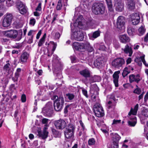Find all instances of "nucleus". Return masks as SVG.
<instances>
[{"mask_svg":"<svg viewBox=\"0 0 148 148\" xmlns=\"http://www.w3.org/2000/svg\"><path fill=\"white\" fill-rule=\"evenodd\" d=\"M53 100H55L53 106L54 110L56 111H60L62 109L64 103V98L60 96L58 97L56 95H54L52 97Z\"/></svg>","mask_w":148,"mask_h":148,"instance_id":"nucleus-1","label":"nucleus"},{"mask_svg":"<svg viewBox=\"0 0 148 148\" xmlns=\"http://www.w3.org/2000/svg\"><path fill=\"white\" fill-rule=\"evenodd\" d=\"M92 11L95 14H102L105 11V7L103 4L100 3H95L92 7Z\"/></svg>","mask_w":148,"mask_h":148,"instance_id":"nucleus-2","label":"nucleus"},{"mask_svg":"<svg viewBox=\"0 0 148 148\" xmlns=\"http://www.w3.org/2000/svg\"><path fill=\"white\" fill-rule=\"evenodd\" d=\"M125 18L123 16H120L117 18L116 22L117 28L119 29V31L121 32L125 31Z\"/></svg>","mask_w":148,"mask_h":148,"instance_id":"nucleus-3","label":"nucleus"},{"mask_svg":"<svg viewBox=\"0 0 148 148\" xmlns=\"http://www.w3.org/2000/svg\"><path fill=\"white\" fill-rule=\"evenodd\" d=\"M13 18V16L11 13H7L4 16L3 22V26L5 27H9L11 25Z\"/></svg>","mask_w":148,"mask_h":148,"instance_id":"nucleus-4","label":"nucleus"},{"mask_svg":"<svg viewBox=\"0 0 148 148\" xmlns=\"http://www.w3.org/2000/svg\"><path fill=\"white\" fill-rule=\"evenodd\" d=\"M53 107L52 102H49L42 110V112L45 116H50L53 113Z\"/></svg>","mask_w":148,"mask_h":148,"instance_id":"nucleus-5","label":"nucleus"},{"mask_svg":"<svg viewBox=\"0 0 148 148\" xmlns=\"http://www.w3.org/2000/svg\"><path fill=\"white\" fill-rule=\"evenodd\" d=\"M125 63V60L123 58H118L112 61V65L114 68L119 69L120 68H122Z\"/></svg>","mask_w":148,"mask_h":148,"instance_id":"nucleus-6","label":"nucleus"},{"mask_svg":"<svg viewBox=\"0 0 148 148\" xmlns=\"http://www.w3.org/2000/svg\"><path fill=\"white\" fill-rule=\"evenodd\" d=\"M93 110L96 116L98 117H101L104 115L102 107L99 103H97L94 105Z\"/></svg>","mask_w":148,"mask_h":148,"instance_id":"nucleus-7","label":"nucleus"},{"mask_svg":"<svg viewBox=\"0 0 148 148\" xmlns=\"http://www.w3.org/2000/svg\"><path fill=\"white\" fill-rule=\"evenodd\" d=\"M84 35L80 31L74 32L71 35V39L77 41H82L83 40Z\"/></svg>","mask_w":148,"mask_h":148,"instance_id":"nucleus-8","label":"nucleus"},{"mask_svg":"<svg viewBox=\"0 0 148 148\" xmlns=\"http://www.w3.org/2000/svg\"><path fill=\"white\" fill-rule=\"evenodd\" d=\"M130 19L133 25H136L139 22L140 16L138 13H133L130 15Z\"/></svg>","mask_w":148,"mask_h":148,"instance_id":"nucleus-9","label":"nucleus"},{"mask_svg":"<svg viewBox=\"0 0 148 148\" xmlns=\"http://www.w3.org/2000/svg\"><path fill=\"white\" fill-rule=\"evenodd\" d=\"M54 124L56 128L59 130L63 129L66 125L65 121L63 119L56 121L55 122Z\"/></svg>","mask_w":148,"mask_h":148,"instance_id":"nucleus-10","label":"nucleus"},{"mask_svg":"<svg viewBox=\"0 0 148 148\" xmlns=\"http://www.w3.org/2000/svg\"><path fill=\"white\" fill-rule=\"evenodd\" d=\"M4 34L5 36L8 37L15 38L17 36L18 32L16 30H11L4 31Z\"/></svg>","mask_w":148,"mask_h":148,"instance_id":"nucleus-11","label":"nucleus"},{"mask_svg":"<svg viewBox=\"0 0 148 148\" xmlns=\"http://www.w3.org/2000/svg\"><path fill=\"white\" fill-rule=\"evenodd\" d=\"M47 129V127H44L43 129V132L38 131L37 134L38 136L42 139H46L48 137L49 133Z\"/></svg>","mask_w":148,"mask_h":148,"instance_id":"nucleus-12","label":"nucleus"},{"mask_svg":"<svg viewBox=\"0 0 148 148\" xmlns=\"http://www.w3.org/2000/svg\"><path fill=\"white\" fill-rule=\"evenodd\" d=\"M114 6L116 11L121 12L124 8L123 3L121 0H114Z\"/></svg>","mask_w":148,"mask_h":148,"instance_id":"nucleus-13","label":"nucleus"},{"mask_svg":"<svg viewBox=\"0 0 148 148\" xmlns=\"http://www.w3.org/2000/svg\"><path fill=\"white\" fill-rule=\"evenodd\" d=\"M129 82L131 83L134 82L138 83L140 81L141 78L140 75L138 74L136 75L132 74L129 75Z\"/></svg>","mask_w":148,"mask_h":148,"instance_id":"nucleus-14","label":"nucleus"},{"mask_svg":"<svg viewBox=\"0 0 148 148\" xmlns=\"http://www.w3.org/2000/svg\"><path fill=\"white\" fill-rule=\"evenodd\" d=\"M120 73V71H118L115 72L113 75V82L116 87L118 86V79L119 78V74Z\"/></svg>","mask_w":148,"mask_h":148,"instance_id":"nucleus-15","label":"nucleus"},{"mask_svg":"<svg viewBox=\"0 0 148 148\" xmlns=\"http://www.w3.org/2000/svg\"><path fill=\"white\" fill-rule=\"evenodd\" d=\"M83 16L82 15L79 16L78 18L76 19V22L74 23L75 26H77L80 28H82V27L83 26V24L82 23Z\"/></svg>","mask_w":148,"mask_h":148,"instance_id":"nucleus-16","label":"nucleus"},{"mask_svg":"<svg viewBox=\"0 0 148 148\" xmlns=\"http://www.w3.org/2000/svg\"><path fill=\"white\" fill-rule=\"evenodd\" d=\"M119 38L121 42L124 43L128 42L130 40L129 37L125 34L119 35Z\"/></svg>","mask_w":148,"mask_h":148,"instance_id":"nucleus-17","label":"nucleus"},{"mask_svg":"<svg viewBox=\"0 0 148 148\" xmlns=\"http://www.w3.org/2000/svg\"><path fill=\"white\" fill-rule=\"evenodd\" d=\"M126 5L128 9L130 10H134L135 8V3L134 0H127Z\"/></svg>","mask_w":148,"mask_h":148,"instance_id":"nucleus-18","label":"nucleus"},{"mask_svg":"<svg viewBox=\"0 0 148 148\" xmlns=\"http://www.w3.org/2000/svg\"><path fill=\"white\" fill-rule=\"evenodd\" d=\"M110 135L113 141L114 144L116 143L118 144L119 141L121 138V137L116 133H112L110 134Z\"/></svg>","mask_w":148,"mask_h":148,"instance_id":"nucleus-19","label":"nucleus"},{"mask_svg":"<svg viewBox=\"0 0 148 148\" xmlns=\"http://www.w3.org/2000/svg\"><path fill=\"white\" fill-rule=\"evenodd\" d=\"M80 74L86 78L90 77V73L89 70L87 69H85L79 71Z\"/></svg>","mask_w":148,"mask_h":148,"instance_id":"nucleus-20","label":"nucleus"},{"mask_svg":"<svg viewBox=\"0 0 148 148\" xmlns=\"http://www.w3.org/2000/svg\"><path fill=\"white\" fill-rule=\"evenodd\" d=\"M74 133L69 131L65 130L64 134L65 137L67 139H70L73 141L74 137Z\"/></svg>","mask_w":148,"mask_h":148,"instance_id":"nucleus-21","label":"nucleus"},{"mask_svg":"<svg viewBox=\"0 0 148 148\" xmlns=\"http://www.w3.org/2000/svg\"><path fill=\"white\" fill-rule=\"evenodd\" d=\"M21 71V69L20 68H18L17 69L15 73L14 77L12 78V79L14 82H16L18 81V78L20 74Z\"/></svg>","mask_w":148,"mask_h":148,"instance_id":"nucleus-22","label":"nucleus"},{"mask_svg":"<svg viewBox=\"0 0 148 148\" xmlns=\"http://www.w3.org/2000/svg\"><path fill=\"white\" fill-rule=\"evenodd\" d=\"M29 56V54L27 52H23L21 55L20 57V60L21 62L24 63L27 62Z\"/></svg>","mask_w":148,"mask_h":148,"instance_id":"nucleus-23","label":"nucleus"},{"mask_svg":"<svg viewBox=\"0 0 148 148\" xmlns=\"http://www.w3.org/2000/svg\"><path fill=\"white\" fill-rule=\"evenodd\" d=\"M124 52L126 53H129V56H131L132 53V51L131 47L127 45L123 49Z\"/></svg>","mask_w":148,"mask_h":148,"instance_id":"nucleus-24","label":"nucleus"},{"mask_svg":"<svg viewBox=\"0 0 148 148\" xmlns=\"http://www.w3.org/2000/svg\"><path fill=\"white\" fill-rule=\"evenodd\" d=\"M131 120L128 121L129 125L130 126H134L136 123V117L134 116L130 118Z\"/></svg>","mask_w":148,"mask_h":148,"instance_id":"nucleus-25","label":"nucleus"},{"mask_svg":"<svg viewBox=\"0 0 148 148\" xmlns=\"http://www.w3.org/2000/svg\"><path fill=\"white\" fill-rule=\"evenodd\" d=\"M138 108V105L137 104L134 107V108L133 109L131 108L130 112L129 113L128 115H130L131 114H132L134 115H135L136 114Z\"/></svg>","mask_w":148,"mask_h":148,"instance_id":"nucleus-26","label":"nucleus"},{"mask_svg":"<svg viewBox=\"0 0 148 148\" xmlns=\"http://www.w3.org/2000/svg\"><path fill=\"white\" fill-rule=\"evenodd\" d=\"M103 62L101 58H98L94 62V64L95 67L99 68L102 65Z\"/></svg>","mask_w":148,"mask_h":148,"instance_id":"nucleus-27","label":"nucleus"},{"mask_svg":"<svg viewBox=\"0 0 148 148\" xmlns=\"http://www.w3.org/2000/svg\"><path fill=\"white\" fill-rule=\"evenodd\" d=\"M46 35V34L45 33L44 34L42 37L40 39L38 44V47H40L42 46L44 43Z\"/></svg>","mask_w":148,"mask_h":148,"instance_id":"nucleus-28","label":"nucleus"},{"mask_svg":"<svg viewBox=\"0 0 148 148\" xmlns=\"http://www.w3.org/2000/svg\"><path fill=\"white\" fill-rule=\"evenodd\" d=\"M136 30L134 28L129 27L127 29V32L129 35L133 36L135 33Z\"/></svg>","mask_w":148,"mask_h":148,"instance_id":"nucleus-29","label":"nucleus"},{"mask_svg":"<svg viewBox=\"0 0 148 148\" xmlns=\"http://www.w3.org/2000/svg\"><path fill=\"white\" fill-rule=\"evenodd\" d=\"M75 127L74 125L72 124H69L66 128V130L74 132V130L75 129Z\"/></svg>","mask_w":148,"mask_h":148,"instance_id":"nucleus-30","label":"nucleus"},{"mask_svg":"<svg viewBox=\"0 0 148 148\" xmlns=\"http://www.w3.org/2000/svg\"><path fill=\"white\" fill-rule=\"evenodd\" d=\"M145 32L144 25H142L138 29V35L140 36L143 35Z\"/></svg>","mask_w":148,"mask_h":148,"instance_id":"nucleus-31","label":"nucleus"},{"mask_svg":"<svg viewBox=\"0 0 148 148\" xmlns=\"http://www.w3.org/2000/svg\"><path fill=\"white\" fill-rule=\"evenodd\" d=\"M107 3L108 7L109 10L112 11L113 10L111 0H106Z\"/></svg>","mask_w":148,"mask_h":148,"instance_id":"nucleus-32","label":"nucleus"},{"mask_svg":"<svg viewBox=\"0 0 148 148\" xmlns=\"http://www.w3.org/2000/svg\"><path fill=\"white\" fill-rule=\"evenodd\" d=\"M64 0H59L56 7V9L57 10H60L61 9L62 4V2L64 1Z\"/></svg>","mask_w":148,"mask_h":148,"instance_id":"nucleus-33","label":"nucleus"},{"mask_svg":"<svg viewBox=\"0 0 148 148\" xmlns=\"http://www.w3.org/2000/svg\"><path fill=\"white\" fill-rule=\"evenodd\" d=\"M86 44L87 46L86 47L85 49L90 52L92 51L93 50V47L91 46L89 42H87Z\"/></svg>","mask_w":148,"mask_h":148,"instance_id":"nucleus-34","label":"nucleus"},{"mask_svg":"<svg viewBox=\"0 0 148 148\" xmlns=\"http://www.w3.org/2000/svg\"><path fill=\"white\" fill-rule=\"evenodd\" d=\"M25 6V5L21 1H18L16 3L17 8L19 10Z\"/></svg>","mask_w":148,"mask_h":148,"instance_id":"nucleus-35","label":"nucleus"},{"mask_svg":"<svg viewBox=\"0 0 148 148\" xmlns=\"http://www.w3.org/2000/svg\"><path fill=\"white\" fill-rule=\"evenodd\" d=\"M130 73V71L128 70V69L126 67L124 69L122 75L123 77H124Z\"/></svg>","mask_w":148,"mask_h":148,"instance_id":"nucleus-36","label":"nucleus"},{"mask_svg":"<svg viewBox=\"0 0 148 148\" xmlns=\"http://www.w3.org/2000/svg\"><path fill=\"white\" fill-rule=\"evenodd\" d=\"M142 114L143 115L146 117H148V109L144 108L142 111Z\"/></svg>","mask_w":148,"mask_h":148,"instance_id":"nucleus-37","label":"nucleus"},{"mask_svg":"<svg viewBox=\"0 0 148 148\" xmlns=\"http://www.w3.org/2000/svg\"><path fill=\"white\" fill-rule=\"evenodd\" d=\"M49 121V119L46 118H43L42 119V122L43 124H45V127H47L48 128L49 125L48 124V123Z\"/></svg>","mask_w":148,"mask_h":148,"instance_id":"nucleus-38","label":"nucleus"},{"mask_svg":"<svg viewBox=\"0 0 148 148\" xmlns=\"http://www.w3.org/2000/svg\"><path fill=\"white\" fill-rule=\"evenodd\" d=\"M14 4V2L13 0H7L6 1V4L7 6L10 7Z\"/></svg>","mask_w":148,"mask_h":148,"instance_id":"nucleus-39","label":"nucleus"},{"mask_svg":"<svg viewBox=\"0 0 148 148\" xmlns=\"http://www.w3.org/2000/svg\"><path fill=\"white\" fill-rule=\"evenodd\" d=\"M100 35V32L99 31H97L93 33L92 37L94 38H95L99 36Z\"/></svg>","mask_w":148,"mask_h":148,"instance_id":"nucleus-40","label":"nucleus"},{"mask_svg":"<svg viewBox=\"0 0 148 148\" xmlns=\"http://www.w3.org/2000/svg\"><path fill=\"white\" fill-rule=\"evenodd\" d=\"M140 60H141L143 64L147 67H148V64L147 63L145 60V56H143L140 58Z\"/></svg>","mask_w":148,"mask_h":148,"instance_id":"nucleus-41","label":"nucleus"},{"mask_svg":"<svg viewBox=\"0 0 148 148\" xmlns=\"http://www.w3.org/2000/svg\"><path fill=\"white\" fill-rule=\"evenodd\" d=\"M93 81L94 82H100L101 80V78L100 77L97 75H95L93 77Z\"/></svg>","mask_w":148,"mask_h":148,"instance_id":"nucleus-42","label":"nucleus"},{"mask_svg":"<svg viewBox=\"0 0 148 148\" xmlns=\"http://www.w3.org/2000/svg\"><path fill=\"white\" fill-rule=\"evenodd\" d=\"M21 13L22 14H24L27 12V10L26 7L25 6L24 7L19 10Z\"/></svg>","mask_w":148,"mask_h":148,"instance_id":"nucleus-43","label":"nucleus"},{"mask_svg":"<svg viewBox=\"0 0 148 148\" xmlns=\"http://www.w3.org/2000/svg\"><path fill=\"white\" fill-rule=\"evenodd\" d=\"M50 43L53 45V48L51 52V54H52L56 49L57 45L56 44L53 42H50Z\"/></svg>","mask_w":148,"mask_h":148,"instance_id":"nucleus-44","label":"nucleus"},{"mask_svg":"<svg viewBox=\"0 0 148 148\" xmlns=\"http://www.w3.org/2000/svg\"><path fill=\"white\" fill-rule=\"evenodd\" d=\"M66 97L70 100H72L74 97V95L71 93H68L66 95Z\"/></svg>","mask_w":148,"mask_h":148,"instance_id":"nucleus-45","label":"nucleus"},{"mask_svg":"<svg viewBox=\"0 0 148 148\" xmlns=\"http://www.w3.org/2000/svg\"><path fill=\"white\" fill-rule=\"evenodd\" d=\"M79 45L78 50L80 51L82 49H85L86 47H85V45L84 43H79Z\"/></svg>","mask_w":148,"mask_h":148,"instance_id":"nucleus-46","label":"nucleus"},{"mask_svg":"<svg viewBox=\"0 0 148 148\" xmlns=\"http://www.w3.org/2000/svg\"><path fill=\"white\" fill-rule=\"evenodd\" d=\"M141 92V89L140 88H136L134 91V93L137 95H140Z\"/></svg>","mask_w":148,"mask_h":148,"instance_id":"nucleus-47","label":"nucleus"},{"mask_svg":"<svg viewBox=\"0 0 148 148\" xmlns=\"http://www.w3.org/2000/svg\"><path fill=\"white\" fill-rule=\"evenodd\" d=\"M36 22V21L35 18H32L30 19L29 22V24L30 25H32L34 26Z\"/></svg>","mask_w":148,"mask_h":148,"instance_id":"nucleus-48","label":"nucleus"},{"mask_svg":"<svg viewBox=\"0 0 148 148\" xmlns=\"http://www.w3.org/2000/svg\"><path fill=\"white\" fill-rule=\"evenodd\" d=\"M79 43L78 42H74L73 44V47L77 50H78V48L79 45Z\"/></svg>","mask_w":148,"mask_h":148,"instance_id":"nucleus-49","label":"nucleus"},{"mask_svg":"<svg viewBox=\"0 0 148 148\" xmlns=\"http://www.w3.org/2000/svg\"><path fill=\"white\" fill-rule=\"evenodd\" d=\"M52 131L53 134L56 137L60 135V133L58 131L56 130L55 129L52 130Z\"/></svg>","mask_w":148,"mask_h":148,"instance_id":"nucleus-50","label":"nucleus"},{"mask_svg":"<svg viewBox=\"0 0 148 148\" xmlns=\"http://www.w3.org/2000/svg\"><path fill=\"white\" fill-rule=\"evenodd\" d=\"M95 140L93 138L90 139L88 141V144L89 145H92L95 144Z\"/></svg>","mask_w":148,"mask_h":148,"instance_id":"nucleus-51","label":"nucleus"},{"mask_svg":"<svg viewBox=\"0 0 148 148\" xmlns=\"http://www.w3.org/2000/svg\"><path fill=\"white\" fill-rule=\"evenodd\" d=\"M26 100V96L25 94L22 95L21 97V101L22 102H25Z\"/></svg>","mask_w":148,"mask_h":148,"instance_id":"nucleus-52","label":"nucleus"},{"mask_svg":"<svg viewBox=\"0 0 148 148\" xmlns=\"http://www.w3.org/2000/svg\"><path fill=\"white\" fill-rule=\"evenodd\" d=\"M121 120H116L114 119L113 121L112 125H117L121 123Z\"/></svg>","mask_w":148,"mask_h":148,"instance_id":"nucleus-53","label":"nucleus"},{"mask_svg":"<svg viewBox=\"0 0 148 148\" xmlns=\"http://www.w3.org/2000/svg\"><path fill=\"white\" fill-rule=\"evenodd\" d=\"M82 92L83 95L86 96V97L88 98V95L87 94V91L86 90L83 89L82 90Z\"/></svg>","mask_w":148,"mask_h":148,"instance_id":"nucleus-54","label":"nucleus"},{"mask_svg":"<svg viewBox=\"0 0 148 148\" xmlns=\"http://www.w3.org/2000/svg\"><path fill=\"white\" fill-rule=\"evenodd\" d=\"M36 11H40L41 10V3H39L38 6L36 8Z\"/></svg>","mask_w":148,"mask_h":148,"instance_id":"nucleus-55","label":"nucleus"},{"mask_svg":"<svg viewBox=\"0 0 148 148\" xmlns=\"http://www.w3.org/2000/svg\"><path fill=\"white\" fill-rule=\"evenodd\" d=\"M10 64L9 63L7 64L4 66V69L6 71H8L9 70V66H10Z\"/></svg>","mask_w":148,"mask_h":148,"instance_id":"nucleus-56","label":"nucleus"},{"mask_svg":"<svg viewBox=\"0 0 148 148\" xmlns=\"http://www.w3.org/2000/svg\"><path fill=\"white\" fill-rule=\"evenodd\" d=\"M148 99V91L145 96L144 98V100L145 102H146Z\"/></svg>","mask_w":148,"mask_h":148,"instance_id":"nucleus-57","label":"nucleus"},{"mask_svg":"<svg viewBox=\"0 0 148 148\" xmlns=\"http://www.w3.org/2000/svg\"><path fill=\"white\" fill-rule=\"evenodd\" d=\"M42 33V31L41 30H40L37 34L36 36V38L37 39H38L40 37V36L41 34Z\"/></svg>","mask_w":148,"mask_h":148,"instance_id":"nucleus-58","label":"nucleus"},{"mask_svg":"<svg viewBox=\"0 0 148 148\" xmlns=\"http://www.w3.org/2000/svg\"><path fill=\"white\" fill-rule=\"evenodd\" d=\"M60 35L59 32H57L55 34V37L56 39H58L60 38Z\"/></svg>","mask_w":148,"mask_h":148,"instance_id":"nucleus-59","label":"nucleus"},{"mask_svg":"<svg viewBox=\"0 0 148 148\" xmlns=\"http://www.w3.org/2000/svg\"><path fill=\"white\" fill-rule=\"evenodd\" d=\"M106 49L105 47L103 45H100V47L99 48V49L100 50H104Z\"/></svg>","mask_w":148,"mask_h":148,"instance_id":"nucleus-60","label":"nucleus"},{"mask_svg":"<svg viewBox=\"0 0 148 148\" xmlns=\"http://www.w3.org/2000/svg\"><path fill=\"white\" fill-rule=\"evenodd\" d=\"M33 36H32L28 40V42L29 43H31L33 42Z\"/></svg>","mask_w":148,"mask_h":148,"instance_id":"nucleus-61","label":"nucleus"},{"mask_svg":"<svg viewBox=\"0 0 148 148\" xmlns=\"http://www.w3.org/2000/svg\"><path fill=\"white\" fill-rule=\"evenodd\" d=\"M132 61V59L131 58H128L126 60V63L127 64H128L130 63Z\"/></svg>","mask_w":148,"mask_h":148,"instance_id":"nucleus-62","label":"nucleus"},{"mask_svg":"<svg viewBox=\"0 0 148 148\" xmlns=\"http://www.w3.org/2000/svg\"><path fill=\"white\" fill-rule=\"evenodd\" d=\"M71 59L72 63L75 62V60L76 59V58L74 56H71Z\"/></svg>","mask_w":148,"mask_h":148,"instance_id":"nucleus-63","label":"nucleus"},{"mask_svg":"<svg viewBox=\"0 0 148 148\" xmlns=\"http://www.w3.org/2000/svg\"><path fill=\"white\" fill-rule=\"evenodd\" d=\"M144 39L145 41H147L148 40V33H147L145 36Z\"/></svg>","mask_w":148,"mask_h":148,"instance_id":"nucleus-64","label":"nucleus"}]
</instances>
